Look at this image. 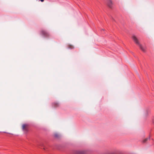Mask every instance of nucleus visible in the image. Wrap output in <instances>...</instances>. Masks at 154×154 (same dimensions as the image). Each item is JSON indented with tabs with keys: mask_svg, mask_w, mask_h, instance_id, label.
Masks as SVG:
<instances>
[{
	"mask_svg": "<svg viewBox=\"0 0 154 154\" xmlns=\"http://www.w3.org/2000/svg\"><path fill=\"white\" fill-rule=\"evenodd\" d=\"M53 106L54 107H58L60 105L58 102H54L52 103Z\"/></svg>",
	"mask_w": 154,
	"mask_h": 154,
	"instance_id": "nucleus-4",
	"label": "nucleus"
},
{
	"mask_svg": "<svg viewBox=\"0 0 154 154\" xmlns=\"http://www.w3.org/2000/svg\"><path fill=\"white\" fill-rule=\"evenodd\" d=\"M41 35L45 38H49L51 36V34L47 30H42L40 32Z\"/></svg>",
	"mask_w": 154,
	"mask_h": 154,
	"instance_id": "nucleus-2",
	"label": "nucleus"
},
{
	"mask_svg": "<svg viewBox=\"0 0 154 154\" xmlns=\"http://www.w3.org/2000/svg\"><path fill=\"white\" fill-rule=\"evenodd\" d=\"M149 139V137L148 138H146L143 141V143H145L148 140V139Z\"/></svg>",
	"mask_w": 154,
	"mask_h": 154,
	"instance_id": "nucleus-8",
	"label": "nucleus"
},
{
	"mask_svg": "<svg viewBox=\"0 0 154 154\" xmlns=\"http://www.w3.org/2000/svg\"><path fill=\"white\" fill-rule=\"evenodd\" d=\"M107 4L108 6L110 8L112 7V2L111 0H107Z\"/></svg>",
	"mask_w": 154,
	"mask_h": 154,
	"instance_id": "nucleus-3",
	"label": "nucleus"
},
{
	"mask_svg": "<svg viewBox=\"0 0 154 154\" xmlns=\"http://www.w3.org/2000/svg\"><path fill=\"white\" fill-rule=\"evenodd\" d=\"M153 123L154 124V119L152 120Z\"/></svg>",
	"mask_w": 154,
	"mask_h": 154,
	"instance_id": "nucleus-9",
	"label": "nucleus"
},
{
	"mask_svg": "<svg viewBox=\"0 0 154 154\" xmlns=\"http://www.w3.org/2000/svg\"><path fill=\"white\" fill-rule=\"evenodd\" d=\"M4 133H6L5 132H4Z\"/></svg>",
	"mask_w": 154,
	"mask_h": 154,
	"instance_id": "nucleus-10",
	"label": "nucleus"
},
{
	"mask_svg": "<svg viewBox=\"0 0 154 154\" xmlns=\"http://www.w3.org/2000/svg\"><path fill=\"white\" fill-rule=\"evenodd\" d=\"M54 136L55 138H58L59 137V135L57 133H55L54 134Z\"/></svg>",
	"mask_w": 154,
	"mask_h": 154,
	"instance_id": "nucleus-7",
	"label": "nucleus"
},
{
	"mask_svg": "<svg viewBox=\"0 0 154 154\" xmlns=\"http://www.w3.org/2000/svg\"><path fill=\"white\" fill-rule=\"evenodd\" d=\"M76 154H85V152L84 151L78 150L76 152Z\"/></svg>",
	"mask_w": 154,
	"mask_h": 154,
	"instance_id": "nucleus-5",
	"label": "nucleus"
},
{
	"mask_svg": "<svg viewBox=\"0 0 154 154\" xmlns=\"http://www.w3.org/2000/svg\"><path fill=\"white\" fill-rule=\"evenodd\" d=\"M26 125L25 124H24L22 126V129L23 130H26Z\"/></svg>",
	"mask_w": 154,
	"mask_h": 154,
	"instance_id": "nucleus-6",
	"label": "nucleus"
},
{
	"mask_svg": "<svg viewBox=\"0 0 154 154\" xmlns=\"http://www.w3.org/2000/svg\"><path fill=\"white\" fill-rule=\"evenodd\" d=\"M132 38L134 40L135 42L139 46L140 49L143 52H145V48L143 47L142 46V45L139 43V42H138V40L136 37L135 35H134L132 36Z\"/></svg>",
	"mask_w": 154,
	"mask_h": 154,
	"instance_id": "nucleus-1",
	"label": "nucleus"
}]
</instances>
